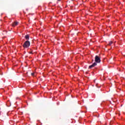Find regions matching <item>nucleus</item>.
<instances>
[{"mask_svg": "<svg viewBox=\"0 0 125 125\" xmlns=\"http://www.w3.org/2000/svg\"><path fill=\"white\" fill-rule=\"evenodd\" d=\"M30 42L27 41L23 43V47H24V48H28V47L30 46Z\"/></svg>", "mask_w": 125, "mask_h": 125, "instance_id": "f257e3e1", "label": "nucleus"}, {"mask_svg": "<svg viewBox=\"0 0 125 125\" xmlns=\"http://www.w3.org/2000/svg\"><path fill=\"white\" fill-rule=\"evenodd\" d=\"M101 62V60L100 59V57H99L98 56H96L95 58V63H100Z\"/></svg>", "mask_w": 125, "mask_h": 125, "instance_id": "f03ea898", "label": "nucleus"}, {"mask_svg": "<svg viewBox=\"0 0 125 125\" xmlns=\"http://www.w3.org/2000/svg\"><path fill=\"white\" fill-rule=\"evenodd\" d=\"M97 63H96V62H94L92 65H91L89 66V68L91 69V68H93V67H95V66H97Z\"/></svg>", "mask_w": 125, "mask_h": 125, "instance_id": "7ed1b4c3", "label": "nucleus"}, {"mask_svg": "<svg viewBox=\"0 0 125 125\" xmlns=\"http://www.w3.org/2000/svg\"><path fill=\"white\" fill-rule=\"evenodd\" d=\"M18 23L19 22L17 21H15L12 23V26L13 27H15V26H17V25H18Z\"/></svg>", "mask_w": 125, "mask_h": 125, "instance_id": "20e7f679", "label": "nucleus"}, {"mask_svg": "<svg viewBox=\"0 0 125 125\" xmlns=\"http://www.w3.org/2000/svg\"><path fill=\"white\" fill-rule=\"evenodd\" d=\"M25 39L26 40H29V38H30V36H29V35H26L25 37H24Z\"/></svg>", "mask_w": 125, "mask_h": 125, "instance_id": "39448f33", "label": "nucleus"}, {"mask_svg": "<svg viewBox=\"0 0 125 125\" xmlns=\"http://www.w3.org/2000/svg\"><path fill=\"white\" fill-rule=\"evenodd\" d=\"M113 44V42L110 41L108 43V45H111Z\"/></svg>", "mask_w": 125, "mask_h": 125, "instance_id": "423d86ee", "label": "nucleus"}, {"mask_svg": "<svg viewBox=\"0 0 125 125\" xmlns=\"http://www.w3.org/2000/svg\"><path fill=\"white\" fill-rule=\"evenodd\" d=\"M31 76H35V73H31Z\"/></svg>", "mask_w": 125, "mask_h": 125, "instance_id": "0eeeda50", "label": "nucleus"}, {"mask_svg": "<svg viewBox=\"0 0 125 125\" xmlns=\"http://www.w3.org/2000/svg\"><path fill=\"white\" fill-rule=\"evenodd\" d=\"M29 53H30V54H32L33 53H32V52H30Z\"/></svg>", "mask_w": 125, "mask_h": 125, "instance_id": "6e6552de", "label": "nucleus"}, {"mask_svg": "<svg viewBox=\"0 0 125 125\" xmlns=\"http://www.w3.org/2000/svg\"><path fill=\"white\" fill-rule=\"evenodd\" d=\"M60 0H58V1H60Z\"/></svg>", "mask_w": 125, "mask_h": 125, "instance_id": "1a4fd4ad", "label": "nucleus"}]
</instances>
